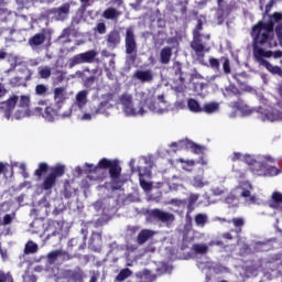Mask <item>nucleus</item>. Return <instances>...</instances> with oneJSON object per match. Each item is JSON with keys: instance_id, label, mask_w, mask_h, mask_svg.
Listing matches in <instances>:
<instances>
[{"instance_id": "56", "label": "nucleus", "mask_w": 282, "mask_h": 282, "mask_svg": "<svg viewBox=\"0 0 282 282\" xmlns=\"http://www.w3.org/2000/svg\"><path fill=\"white\" fill-rule=\"evenodd\" d=\"M102 240V236H100L99 232H94L91 236V241H101Z\"/></svg>"}, {"instance_id": "36", "label": "nucleus", "mask_w": 282, "mask_h": 282, "mask_svg": "<svg viewBox=\"0 0 282 282\" xmlns=\"http://www.w3.org/2000/svg\"><path fill=\"white\" fill-rule=\"evenodd\" d=\"M131 274H133V271H131L130 269H122L119 272V274L116 276V281L118 282L127 281V279H129Z\"/></svg>"}, {"instance_id": "5", "label": "nucleus", "mask_w": 282, "mask_h": 282, "mask_svg": "<svg viewBox=\"0 0 282 282\" xmlns=\"http://www.w3.org/2000/svg\"><path fill=\"white\" fill-rule=\"evenodd\" d=\"M235 107L242 113V116H252V113H258L259 120L262 122H282V112L276 110V108H250L243 101L235 102Z\"/></svg>"}, {"instance_id": "11", "label": "nucleus", "mask_w": 282, "mask_h": 282, "mask_svg": "<svg viewBox=\"0 0 282 282\" xmlns=\"http://www.w3.org/2000/svg\"><path fill=\"white\" fill-rule=\"evenodd\" d=\"M124 45L126 54L128 55L129 61H132L133 63L135 58H138V42L135 41V31H133V26L126 29Z\"/></svg>"}, {"instance_id": "8", "label": "nucleus", "mask_w": 282, "mask_h": 282, "mask_svg": "<svg viewBox=\"0 0 282 282\" xmlns=\"http://www.w3.org/2000/svg\"><path fill=\"white\" fill-rule=\"evenodd\" d=\"M35 113L36 116H42L46 122H54V120H58V118L62 120H65V118H70L74 110H72L70 106L67 111L61 113V109L48 106L47 100H40L37 102V107L35 108Z\"/></svg>"}, {"instance_id": "34", "label": "nucleus", "mask_w": 282, "mask_h": 282, "mask_svg": "<svg viewBox=\"0 0 282 282\" xmlns=\"http://www.w3.org/2000/svg\"><path fill=\"white\" fill-rule=\"evenodd\" d=\"M203 111L205 113H217V111H219V105L217 102L205 104Z\"/></svg>"}, {"instance_id": "9", "label": "nucleus", "mask_w": 282, "mask_h": 282, "mask_svg": "<svg viewBox=\"0 0 282 282\" xmlns=\"http://www.w3.org/2000/svg\"><path fill=\"white\" fill-rule=\"evenodd\" d=\"M202 30V20H198V23L193 31V41L191 43V47L194 51L193 57L197 61L200 65H204V56H206L207 52H210V47L206 45L204 42V35L199 33Z\"/></svg>"}, {"instance_id": "4", "label": "nucleus", "mask_w": 282, "mask_h": 282, "mask_svg": "<svg viewBox=\"0 0 282 282\" xmlns=\"http://www.w3.org/2000/svg\"><path fill=\"white\" fill-rule=\"evenodd\" d=\"M137 97L140 98V101L143 102V105H147L152 113H156L158 116H164V113L173 111V107L171 106V102L166 100L164 94L155 96V91L153 90L138 91Z\"/></svg>"}, {"instance_id": "33", "label": "nucleus", "mask_w": 282, "mask_h": 282, "mask_svg": "<svg viewBox=\"0 0 282 282\" xmlns=\"http://www.w3.org/2000/svg\"><path fill=\"white\" fill-rule=\"evenodd\" d=\"M195 224L199 228H204L206 226V224H208V215H206V214H197L195 216Z\"/></svg>"}, {"instance_id": "13", "label": "nucleus", "mask_w": 282, "mask_h": 282, "mask_svg": "<svg viewBox=\"0 0 282 282\" xmlns=\"http://www.w3.org/2000/svg\"><path fill=\"white\" fill-rule=\"evenodd\" d=\"M110 109H113V95L106 94L101 97V101L95 108V113L109 117L111 113Z\"/></svg>"}, {"instance_id": "43", "label": "nucleus", "mask_w": 282, "mask_h": 282, "mask_svg": "<svg viewBox=\"0 0 282 282\" xmlns=\"http://www.w3.org/2000/svg\"><path fill=\"white\" fill-rule=\"evenodd\" d=\"M70 274L72 273L69 272V270L62 271L59 276L56 278L55 282H69Z\"/></svg>"}, {"instance_id": "15", "label": "nucleus", "mask_w": 282, "mask_h": 282, "mask_svg": "<svg viewBox=\"0 0 282 282\" xmlns=\"http://www.w3.org/2000/svg\"><path fill=\"white\" fill-rule=\"evenodd\" d=\"M69 3H65L62 7L51 9L48 11V17L54 19V21H65L69 14Z\"/></svg>"}, {"instance_id": "60", "label": "nucleus", "mask_w": 282, "mask_h": 282, "mask_svg": "<svg viewBox=\"0 0 282 282\" xmlns=\"http://www.w3.org/2000/svg\"><path fill=\"white\" fill-rule=\"evenodd\" d=\"M8 94V89H6V86L3 84H0V98H3Z\"/></svg>"}, {"instance_id": "55", "label": "nucleus", "mask_w": 282, "mask_h": 282, "mask_svg": "<svg viewBox=\"0 0 282 282\" xmlns=\"http://www.w3.org/2000/svg\"><path fill=\"white\" fill-rule=\"evenodd\" d=\"M63 80H65V76L63 75V73H61L57 77L53 79V85H61Z\"/></svg>"}, {"instance_id": "26", "label": "nucleus", "mask_w": 282, "mask_h": 282, "mask_svg": "<svg viewBox=\"0 0 282 282\" xmlns=\"http://www.w3.org/2000/svg\"><path fill=\"white\" fill-rule=\"evenodd\" d=\"M160 56L162 65H169L171 56H173V50H171V47H164L161 50Z\"/></svg>"}, {"instance_id": "16", "label": "nucleus", "mask_w": 282, "mask_h": 282, "mask_svg": "<svg viewBox=\"0 0 282 282\" xmlns=\"http://www.w3.org/2000/svg\"><path fill=\"white\" fill-rule=\"evenodd\" d=\"M150 217H153V219H156L158 221H162V224H166L167 226L173 224V221H175V215L161 209L150 210Z\"/></svg>"}, {"instance_id": "31", "label": "nucleus", "mask_w": 282, "mask_h": 282, "mask_svg": "<svg viewBox=\"0 0 282 282\" xmlns=\"http://www.w3.org/2000/svg\"><path fill=\"white\" fill-rule=\"evenodd\" d=\"M208 181L204 180V176H194L193 181H192V186H194V188H204V186H208Z\"/></svg>"}, {"instance_id": "59", "label": "nucleus", "mask_w": 282, "mask_h": 282, "mask_svg": "<svg viewBox=\"0 0 282 282\" xmlns=\"http://www.w3.org/2000/svg\"><path fill=\"white\" fill-rule=\"evenodd\" d=\"M174 90H175L177 94H184V91H186V86H184V85L176 86V87H174Z\"/></svg>"}, {"instance_id": "53", "label": "nucleus", "mask_w": 282, "mask_h": 282, "mask_svg": "<svg viewBox=\"0 0 282 282\" xmlns=\"http://www.w3.org/2000/svg\"><path fill=\"white\" fill-rule=\"evenodd\" d=\"M223 68L225 74H230V61L228 58H225L223 63Z\"/></svg>"}, {"instance_id": "29", "label": "nucleus", "mask_w": 282, "mask_h": 282, "mask_svg": "<svg viewBox=\"0 0 282 282\" xmlns=\"http://www.w3.org/2000/svg\"><path fill=\"white\" fill-rule=\"evenodd\" d=\"M85 239L87 237L84 236L83 239L73 238L68 241V248H75V246H78L79 250H85L87 243L85 242Z\"/></svg>"}, {"instance_id": "38", "label": "nucleus", "mask_w": 282, "mask_h": 282, "mask_svg": "<svg viewBox=\"0 0 282 282\" xmlns=\"http://www.w3.org/2000/svg\"><path fill=\"white\" fill-rule=\"evenodd\" d=\"M47 91H50V88L45 84H37L35 86V95L45 97L47 96Z\"/></svg>"}, {"instance_id": "52", "label": "nucleus", "mask_w": 282, "mask_h": 282, "mask_svg": "<svg viewBox=\"0 0 282 282\" xmlns=\"http://www.w3.org/2000/svg\"><path fill=\"white\" fill-rule=\"evenodd\" d=\"M209 65L213 69H219V59L212 57L209 59Z\"/></svg>"}, {"instance_id": "35", "label": "nucleus", "mask_w": 282, "mask_h": 282, "mask_svg": "<svg viewBox=\"0 0 282 282\" xmlns=\"http://www.w3.org/2000/svg\"><path fill=\"white\" fill-rule=\"evenodd\" d=\"M54 184H56V178L54 174H48L43 183L44 191H50L52 186H54Z\"/></svg>"}, {"instance_id": "47", "label": "nucleus", "mask_w": 282, "mask_h": 282, "mask_svg": "<svg viewBox=\"0 0 282 282\" xmlns=\"http://www.w3.org/2000/svg\"><path fill=\"white\" fill-rule=\"evenodd\" d=\"M231 224H234L236 228H241V226L246 224V220H243V218H232Z\"/></svg>"}, {"instance_id": "1", "label": "nucleus", "mask_w": 282, "mask_h": 282, "mask_svg": "<svg viewBox=\"0 0 282 282\" xmlns=\"http://www.w3.org/2000/svg\"><path fill=\"white\" fill-rule=\"evenodd\" d=\"M231 160L232 162H237V160L246 162V164L251 166L253 175H258L260 177H274V175H279V169L268 164V162L272 163V159L270 158H254L252 155H243L235 152Z\"/></svg>"}, {"instance_id": "63", "label": "nucleus", "mask_w": 282, "mask_h": 282, "mask_svg": "<svg viewBox=\"0 0 282 282\" xmlns=\"http://www.w3.org/2000/svg\"><path fill=\"white\" fill-rule=\"evenodd\" d=\"M273 58H282V51L272 52Z\"/></svg>"}, {"instance_id": "17", "label": "nucleus", "mask_w": 282, "mask_h": 282, "mask_svg": "<svg viewBox=\"0 0 282 282\" xmlns=\"http://www.w3.org/2000/svg\"><path fill=\"white\" fill-rule=\"evenodd\" d=\"M69 98L67 96V90L65 87H56L53 90V100L55 102V109H63V105H65V100Z\"/></svg>"}, {"instance_id": "2", "label": "nucleus", "mask_w": 282, "mask_h": 282, "mask_svg": "<svg viewBox=\"0 0 282 282\" xmlns=\"http://www.w3.org/2000/svg\"><path fill=\"white\" fill-rule=\"evenodd\" d=\"M17 104L18 108L12 116V109L17 107ZM0 111L4 113L7 120H10V118H14L15 120L28 118L30 116V97L12 95L7 101L0 102Z\"/></svg>"}, {"instance_id": "44", "label": "nucleus", "mask_w": 282, "mask_h": 282, "mask_svg": "<svg viewBox=\"0 0 282 282\" xmlns=\"http://www.w3.org/2000/svg\"><path fill=\"white\" fill-rule=\"evenodd\" d=\"M212 193L215 197H221L223 195H226L228 193V189L225 187H215L212 189Z\"/></svg>"}, {"instance_id": "27", "label": "nucleus", "mask_w": 282, "mask_h": 282, "mask_svg": "<svg viewBox=\"0 0 282 282\" xmlns=\"http://www.w3.org/2000/svg\"><path fill=\"white\" fill-rule=\"evenodd\" d=\"M78 120H82L84 122H89V120H94V118H96L97 113L96 110H93L91 112H85V109L83 110V112H74Z\"/></svg>"}, {"instance_id": "19", "label": "nucleus", "mask_w": 282, "mask_h": 282, "mask_svg": "<svg viewBox=\"0 0 282 282\" xmlns=\"http://www.w3.org/2000/svg\"><path fill=\"white\" fill-rule=\"evenodd\" d=\"M153 69H139L134 73V78L140 80V83H153L154 78Z\"/></svg>"}, {"instance_id": "12", "label": "nucleus", "mask_w": 282, "mask_h": 282, "mask_svg": "<svg viewBox=\"0 0 282 282\" xmlns=\"http://www.w3.org/2000/svg\"><path fill=\"white\" fill-rule=\"evenodd\" d=\"M98 56V52L95 50L87 51L85 53L77 54L68 59V67H76V65H83L85 63H94Z\"/></svg>"}, {"instance_id": "57", "label": "nucleus", "mask_w": 282, "mask_h": 282, "mask_svg": "<svg viewBox=\"0 0 282 282\" xmlns=\"http://www.w3.org/2000/svg\"><path fill=\"white\" fill-rule=\"evenodd\" d=\"M70 32H72V29L69 28L64 29L59 39H65V36H69Z\"/></svg>"}, {"instance_id": "58", "label": "nucleus", "mask_w": 282, "mask_h": 282, "mask_svg": "<svg viewBox=\"0 0 282 282\" xmlns=\"http://www.w3.org/2000/svg\"><path fill=\"white\" fill-rule=\"evenodd\" d=\"M178 162H181L182 164H187V166H195V161L193 160L184 161V159H180Z\"/></svg>"}, {"instance_id": "42", "label": "nucleus", "mask_w": 282, "mask_h": 282, "mask_svg": "<svg viewBox=\"0 0 282 282\" xmlns=\"http://www.w3.org/2000/svg\"><path fill=\"white\" fill-rule=\"evenodd\" d=\"M65 174V166L64 165H56L53 167L51 175H54L55 180L56 177H63Z\"/></svg>"}, {"instance_id": "48", "label": "nucleus", "mask_w": 282, "mask_h": 282, "mask_svg": "<svg viewBox=\"0 0 282 282\" xmlns=\"http://www.w3.org/2000/svg\"><path fill=\"white\" fill-rule=\"evenodd\" d=\"M186 107V102L182 101V100H178V101H175L174 104V108L173 111H180V109H184Z\"/></svg>"}, {"instance_id": "46", "label": "nucleus", "mask_w": 282, "mask_h": 282, "mask_svg": "<svg viewBox=\"0 0 282 282\" xmlns=\"http://www.w3.org/2000/svg\"><path fill=\"white\" fill-rule=\"evenodd\" d=\"M8 61L11 64V67H17V64L19 63V56H17L14 54H9Z\"/></svg>"}, {"instance_id": "37", "label": "nucleus", "mask_w": 282, "mask_h": 282, "mask_svg": "<svg viewBox=\"0 0 282 282\" xmlns=\"http://www.w3.org/2000/svg\"><path fill=\"white\" fill-rule=\"evenodd\" d=\"M69 280L74 282H83V271L80 269L77 270H69Z\"/></svg>"}, {"instance_id": "32", "label": "nucleus", "mask_w": 282, "mask_h": 282, "mask_svg": "<svg viewBox=\"0 0 282 282\" xmlns=\"http://www.w3.org/2000/svg\"><path fill=\"white\" fill-rule=\"evenodd\" d=\"M208 246L210 245H206V243H195L192 247V250L196 253V254H208Z\"/></svg>"}, {"instance_id": "49", "label": "nucleus", "mask_w": 282, "mask_h": 282, "mask_svg": "<svg viewBox=\"0 0 282 282\" xmlns=\"http://www.w3.org/2000/svg\"><path fill=\"white\" fill-rule=\"evenodd\" d=\"M96 30L99 34H105V32H107V25L100 22L97 24Z\"/></svg>"}, {"instance_id": "50", "label": "nucleus", "mask_w": 282, "mask_h": 282, "mask_svg": "<svg viewBox=\"0 0 282 282\" xmlns=\"http://www.w3.org/2000/svg\"><path fill=\"white\" fill-rule=\"evenodd\" d=\"M23 281H24V282H36V275L25 273V274L23 275Z\"/></svg>"}, {"instance_id": "40", "label": "nucleus", "mask_w": 282, "mask_h": 282, "mask_svg": "<svg viewBox=\"0 0 282 282\" xmlns=\"http://www.w3.org/2000/svg\"><path fill=\"white\" fill-rule=\"evenodd\" d=\"M239 94V88H237L235 85H229L226 87L224 96L226 98H230V96H238Z\"/></svg>"}, {"instance_id": "39", "label": "nucleus", "mask_w": 282, "mask_h": 282, "mask_svg": "<svg viewBox=\"0 0 282 282\" xmlns=\"http://www.w3.org/2000/svg\"><path fill=\"white\" fill-rule=\"evenodd\" d=\"M37 250L39 245H36L34 241H29L24 248L25 254H34V252H37Z\"/></svg>"}, {"instance_id": "14", "label": "nucleus", "mask_w": 282, "mask_h": 282, "mask_svg": "<svg viewBox=\"0 0 282 282\" xmlns=\"http://www.w3.org/2000/svg\"><path fill=\"white\" fill-rule=\"evenodd\" d=\"M88 94L89 93L87 90H82L76 94L75 100H74L73 105L70 106L72 111H74V113H83V110L85 109V107H87Z\"/></svg>"}, {"instance_id": "20", "label": "nucleus", "mask_w": 282, "mask_h": 282, "mask_svg": "<svg viewBox=\"0 0 282 282\" xmlns=\"http://www.w3.org/2000/svg\"><path fill=\"white\" fill-rule=\"evenodd\" d=\"M120 32L113 30L106 36V45L110 47V50H116L118 45H120Z\"/></svg>"}, {"instance_id": "6", "label": "nucleus", "mask_w": 282, "mask_h": 282, "mask_svg": "<svg viewBox=\"0 0 282 282\" xmlns=\"http://www.w3.org/2000/svg\"><path fill=\"white\" fill-rule=\"evenodd\" d=\"M117 106L120 107L123 116L127 118H140L147 116V109L144 108V101L140 100L137 96V100L133 99V95L126 93L119 96Z\"/></svg>"}, {"instance_id": "61", "label": "nucleus", "mask_w": 282, "mask_h": 282, "mask_svg": "<svg viewBox=\"0 0 282 282\" xmlns=\"http://www.w3.org/2000/svg\"><path fill=\"white\" fill-rule=\"evenodd\" d=\"M129 166L131 169V172L134 173L135 172V159L130 160Z\"/></svg>"}, {"instance_id": "64", "label": "nucleus", "mask_w": 282, "mask_h": 282, "mask_svg": "<svg viewBox=\"0 0 282 282\" xmlns=\"http://www.w3.org/2000/svg\"><path fill=\"white\" fill-rule=\"evenodd\" d=\"M8 167V164L3 163V162H0V175L1 173H4L6 172V169Z\"/></svg>"}, {"instance_id": "28", "label": "nucleus", "mask_w": 282, "mask_h": 282, "mask_svg": "<svg viewBox=\"0 0 282 282\" xmlns=\"http://www.w3.org/2000/svg\"><path fill=\"white\" fill-rule=\"evenodd\" d=\"M187 108L189 109V111H192V113H202L203 108L199 105V101L191 98L187 100Z\"/></svg>"}, {"instance_id": "10", "label": "nucleus", "mask_w": 282, "mask_h": 282, "mask_svg": "<svg viewBox=\"0 0 282 282\" xmlns=\"http://www.w3.org/2000/svg\"><path fill=\"white\" fill-rule=\"evenodd\" d=\"M140 160L147 165L144 167H138L140 186L145 193H149V191L153 188V185L147 180H151V169H153L154 164L153 161L147 156H141Z\"/></svg>"}, {"instance_id": "62", "label": "nucleus", "mask_w": 282, "mask_h": 282, "mask_svg": "<svg viewBox=\"0 0 282 282\" xmlns=\"http://www.w3.org/2000/svg\"><path fill=\"white\" fill-rule=\"evenodd\" d=\"M12 166H19L20 171H25V163H12Z\"/></svg>"}, {"instance_id": "51", "label": "nucleus", "mask_w": 282, "mask_h": 282, "mask_svg": "<svg viewBox=\"0 0 282 282\" xmlns=\"http://www.w3.org/2000/svg\"><path fill=\"white\" fill-rule=\"evenodd\" d=\"M197 199H199V194H191L188 197L189 206H193L194 204H196Z\"/></svg>"}, {"instance_id": "22", "label": "nucleus", "mask_w": 282, "mask_h": 282, "mask_svg": "<svg viewBox=\"0 0 282 282\" xmlns=\"http://www.w3.org/2000/svg\"><path fill=\"white\" fill-rule=\"evenodd\" d=\"M43 43H45L44 33H36L29 40V45L32 47V50H39L40 45H43Z\"/></svg>"}, {"instance_id": "18", "label": "nucleus", "mask_w": 282, "mask_h": 282, "mask_svg": "<svg viewBox=\"0 0 282 282\" xmlns=\"http://www.w3.org/2000/svg\"><path fill=\"white\" fill-rule=\"evenodd\" d=\"M171 147H175L177 150L180 149H187L193 151L194 153H199L202 151V147L193 143L191 140H182L178 142H173Z\"/></svg>"}, {"instance_id": "3", "label": "nucleus", "mask_w": 282, "mask_h": 282, "mask_svg": "<svg viewBox=\"0 0 282 282\" xmlns=\"http://www.w3.org/2000/svg\"><path fill=\"white\" fill-rule=\"evenodd\" d=\"M85 166L87 167L84 170L85 173H95L96 175H100V173H102V169H109V175L112 180V191H118L122 187V182H120V173H122V167H120L118 160L101 159L97 165L86 163Z\"/></svg>"}, {"instance_id": "21", "label": "nucleus", "mask_w": 282, "mask_h": 282, "mask_svg": "<svg viewBox=\"0 0 282 282\" xmlns=\"http://www.w3.org/2000/svg\"><path fill=\"white\" fill-rule=\"evenodd\" d=\"M56 259H69V254L67 253V251H65L63 249H57V250L51 251L47 254L48 263H56Z\"/></svg>"}, {"instance_id": "23", "label": "nucleus", "mask_w": 282, "mask_h": 282, "mask_svg": "<svg viewBox=\"0 0 282 282\" xmlns=\"http://www.w3.org/2000/svg\"><path fill=\"white\" fill-rule=\"evenodd\" d=\"M122 12L118 11L116 8H108L104 11L102 17L108 21H118Z\"/></svg>"}, {"instance_id": "7", "label": "nucleus", "mask_w": 282, "mask_h": 282, "mask_svg": "<svg viewBox=\"0 0 282 282\" xmlns=\"http://www.w3.org/2000/svg\"><path fill=\"white\" fill-rule=\"evenodd\" d=\"M252 184L250 182L245 181L240 182L239 186H237L226 198V204H228L231 208L239 206V197H243L245 204L247 206H251V204H257V196L252 195Z\"/></svg>"}, {"instance_id": "25", "label": "nucleus", "mask_w": 282, "mask_h": 282, "mask_svg": "<svg viewBox=\"0 0 282 282\" xmlns=\"http://www.w3.org/2000/svg\"><path fill=\"white\" fill-rule=\"evenodd\" d=\"M37 76L43 80H50L52 77V67L47 65H42L37 67Z\"/></svg>"}, {"instance_id": "24", "label": "nucleus", "mask_w": 282, "mask_h": 282, "mask_svg": "<svg viewBox=\"0 0 282 282\" xmlns=\"http://www.w3.org/2000/svg\"><path fill=\"white\" fill-rule=\"evenodd\" d=\"M153 235H155V231L151 229L141 230L138 235V243H140V246H142V243H147V241H149Z\"/></svg>"}, {"instance_id": "45", "label": "nucleus", "mask_w": 282, "mask_h": 282, "mask_svg": "<svg viewBox=\"0 0 282 282\" xmlns=\"http://www.w3.org/2000/svg\"><path fill=\"white\" fill-rule=\"evenodd\" d=\"M45 171H47V164L40 163L39 169L35 171V175L37 177H41L43 175V173H45Z\"/></svg>"}, {"instance_id": "30", "label": "nucleus", "mask_w": 282, "mask_h": 282, "mask_svg": "<svg viewBox=\"0 0 282 282\" xmlns=\"http://www.w3.org/2000/svg\"><path fill=\"white\" fill-rule=\"evenodd\" d=\"M111 203V198H106V199H102V200H97L95 204H94V208L98 212V210H107L109 208H111L109 206V204Z\"/></svg>"}, {"instance_id": "54", "label": "nucleus", "mask_w": 282, "mask_h": 282, "mask_svg": "<svg viewBox=\"0 0 282 282\" xmlns=\"http://www.w3.org/2000/svg\"><path fill=\"white\" fill-rule=\"evenodd\" d=\"M12 281V275L10 273L6 274L0 272V282Z\"/></svg>"}, {"instance_id": "41", "label": "nucleus", "mask_w": 282, "mask_h": 282, "mask_svg": "<svg viewBox=\"0 0 282 282\" xmlns=\"http://www.w3.org/2000/svg\"><path fill=\"white\" fill-rule=\"evenodd\" d=\"M14 219H17V214H14V213L7 214L3 216L2 220H0V224L2 226H10V224H12V221H14Z\"/></svg>"}]
</instances>
